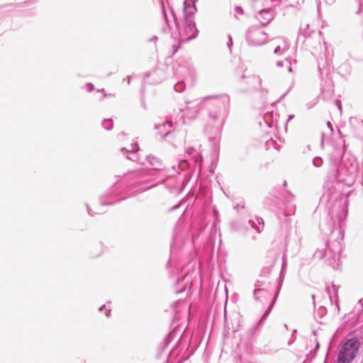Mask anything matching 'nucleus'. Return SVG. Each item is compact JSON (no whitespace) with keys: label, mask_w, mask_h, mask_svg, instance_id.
Segmentation results:
<instances>
[{"label":"nucleus","mask_w":363,"mask_h":363,"mask_svg":"<svg viewBox=\"0 0 363 363\" xmlns=\"http://www.w3.org/2000/svg\"><path fill=\"white\" fill-rule=\"evenodd\" d=\"M359 347V342L352 338L346 342L340 350L338 361L341 363H350L356 356Z\"/></svg>","instance_id":"1"}]
</instances>
